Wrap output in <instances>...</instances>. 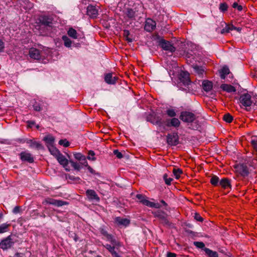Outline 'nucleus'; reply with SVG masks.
I'll return each instance as SVG.
<instances>
[{
	"mask_svg": "<svg viewBox=\"0 0 257 257\" xmlns=\"http://www.w3.org/2000/svg\"><path fill=\"white\" fill-rule=\"evenodd\" d=\"M144 16V8L138 6L135 8L127 9L124 13V18L131 20H139Z\"/></svg>",
	"mask_w": 257,
	"mask_h": 257,
	"instance_id": "obj_1",
	"label": "nucleus"
},
{
	"mask_svg": "<svg viewBox=\"0 0 257 257\" xmlns=\"http://www.w3.org/2000/svg\"><path fill=\"white\" fill-rule=\"evenodd\" d=\"M257 98L255 96H251L249 93H244L239 98L240 103L245 107L250 106L252 103H256Z\"/></svg>",
	"mask_w": 257,
	"mask_h": 257,
	"instance_id": "obj_2",
	"label": "nucleus"
},
{
	"mask_svg": "<svg viewBox=\"0 0 257 257\" xmlns=\"http://www.w3.org/2000/svg\"><path fill=\"white\" fill-rule=\"evenodd\" d=\"M16 241L15 236L9 235L0 242V247L3 250H6L11 248Z\"/></svg>",
	"mask_w": 257,
	"mask_h": 257,
	"instance_id": "obj_3",
	"label": "nucleus"
},
{
	"mask_svg": "<svg viewBox=\"0 0 257 257\" xmlns=\"http://www.w3.org/2000/svg\"><path fill=\"white\" fill-rule=\"evenodd\" d=\"M136 198L139 200V202L143 204L150 207H154L156 208H159L160 207V205L157 203H154L153 202H151L149 200L146 199V197L142 194H138L136 195Z\"/></svg>",
	"mask_w": 257,
	"mask_h": 257,
	"instance_id": "obj_4",
	"label": "nucleus"
},
{
	"mask_svg": "<svg viewBox=\"0 0 257 257\" xmlns=\"http://www.w3.org/2000/svg\"><path fill=\"white\" fill-rule=\"evenodd\" d=\"M180 118L184 122L187 123L193 122L196 119L195 114L187 111H182L180 115Z\"/></svg>",
	"mask_w": 257,
	"mask_h": 257,
	"instance_id": "obj_5",
	"label": "nucleus"
},
{
	"mask_svg": "<svg viewBox=\"0 0 257 257\" xmlns=\"http://www.w3.org/2000/svg\"><path fill=\"white\" fill-rule=\"evenodd\" d=\"M100 231L101 234L103 236V237L105 238L107 241H110L112 244L114 245H119V242L117 241L113 236L107 233L106 228H100Z\"/></svg>",
	"mask_w": 257,
	"mask_h": 257,
	"instance_id": "obj_6",
	"label": "nucleus"
},
{
	"mask_svg": "<svg viewBox=\"0 0 257 257\" xmlns=\"http://www.w3.org/2000/svg\"><path fill=\"white\" fill-rule=\"evenodd\" d=\"M167 142L171 146H176L179 143V137L177 133H171L167 136Z\"/></svg>",
	"mask_w": 257,
	"mask_h": 257,
	"instance_id": "obj_7",
	"label": "nucleus"
},
{
	"mask_svg": "<svg viewBox=\"0 0 257 257\" xmlns=\"http://www.w3.org/2000/svg\"><path fill=\"white\" fill-rule=\"evenodd\" d=\"M23 143H26L29 144V147L32 149H35L36 150H43L44 148L42 145L39 142L34 141L31 139H26L23 141Z\"/></svg>",
	"mask_w": 257,
	"mask_h": 257,
	"instance_id": "obj_8",
	"label": "nucleus"
},
{
	"mask_svg": "<svg viewBox=\"0 0 257 257\" xmlns=\"http://www.w3.org/2000/svg\"><path fill=\"white\" fill-rule=\"evenodd\" d=\"M236 171L242 176H247L249 172L246 165L243 164H238L235 166Z\"/></svg>",
	"mask_w": 257,
	"mask_h": 257,
	"instance_id": "obj_9",
	"label": "nucleus"
},
{
	"mask_svg": "<svg viewBox=\"0 0 257 257\" xmlns=\"http://www.w3.org/2000/svg\"><path fill=\"white\" fill-rule=\"evenodd\" d=\"M20 158L22 161L30 163H33L34 159L32 155L27 151L22 152L20 154Z\"/></svg>",
	"mask_w": 257,
	"mask_h": 257,
	"instance_id": "obj_10",
	"label": "nucleus"
},
{
	"mask_svg": "<svg viewBox=\"0 0 257 257\" xmlns=\"http://www.w3.org/2000/svg\"><path fill=\"white\" fill-rule=\"evenodd\" d=\"M160 44L161 47L165 50L173 52L176 50L175 48L168 41L162 40L160 41Z\"/></svg>",
	"mask_w": 257,
	"mask_h": 257,
	"instance_id": "obj_11",
	"label": "nucleus"
},
{
	"mask_svg": "<svg viewBox=\"0 0 257 257\" xmlns=\"http://www.w3.org/2000/svg\"><path fill=\"white\" fill-rule=\"evenodd\" d=\"M156 23L155 21L151 19H148L146 21L145 25V29L148 32H151L153 31L156 28Z\"/></svg>",
	"mask_w": 257,
	"mask_h": 257,
	"instance_id": "obj_12",
	"label": "nucleus"
},
{
	"mask_svg": "<svg viewBox=\"0 0 257 257\" xmlns=\"http://www.w3.org/2000/svg\"><path fill=\"white\" fill-rule=\"evenodd\" d=\"M189 75V73L185 71H182L180 74V80L185 86H187L190 83Z\"/></svg>",
	"mask_w": 257,
	"mask_h": 257,
	"instance_id": "obj_13",
	"label": "nucleus"
},
{
	"mask_svg": "<svg viewBox=\"0 0 257 257\" xmlns=\"http://www.w3.org/2000/svg\"><path fill=\"white\" fill-rule=\"evenodd\" d=\"M118 78L113 76L111 73H107L104 75V81L109 84H114Z\"/></svg>",
	"mask_w": 257,
	"mask_h": 257,
	"instance_id": "obj_14",
	"label": "nucleus"
},
{
	"mask_svg": "<svg viewBox=\"0 0 257 257\" xmlns=\"http://www.w3.org/2000/svg\"><path fill=\"white\" fill-rule=\"evenodd\" d=\"M29 55L31 58L39 60L41 58V54L39 50L35 48H31L29 51Z\"/></svg>",
	"mask_w": 257,
	"mask_h": 257,
	"instance_id": "obj_15",
	"label": "nucleus"
},
{
	"mask_svg": "<svg viewBox=\"0 0 257 257\" xmlns=\"http://www.w3.org/2000/svg\"><path fill=\"white\" fill-rule=\"evenodd\" d=\"M87 199L90 202L93 203L96 200V194L93 190H87L86 192Z\"/></svg>",
	"mask_w": 257,
	"mask_h": 257,
	"instance_id": "obj_16",
	"label": "nucleus"
},
{
	"mask_svg": "<svg viewBox=\"0 0 257 257\" xmlns=\"http://www.w3.org/2000/svg\"><path fill=\"white\" fill-rule=\"evenodd\" d=\"M87 14L91 19H95L96 18V10L95 7L89 5L87 9Z\"/></svg>",
	"mask_w": 257,
	"mask_h": 257,
	"instance_id": "obj_17",
	"label": "nucleus"
},
{
	"mask_svg": "<svg viewBox=\"0 0 257 257\" xmlns=\"http://www.w3.org/2000/svg\"><path fill=\"white\" fill-rule=\"evenodd\" d=\"M46 202L49 204L54 205L58 207L62 206L67 204L66 202L62 200H55L50 198L46 200Z\"/></svg>",
	"mask_w": 257,
	"mask_h": 257,
	"instance_id": "obj_18",
	"label": "nucleus"
},
{
	"mask_svg": "<svg viewBox=\"0 0 257 257\" xmlns=\"http://www.w3.org/2000/svg\"><path fill=\"white\" fill-rule=\"evenodd\" d=\"M115 222L118 225L126 226L130 223V221L126 218L117 217L115 218Z\"/></svg>",
	"mask_w": 257,
	"mask_h": 257,
	"instance_id": "obj_19",
	"label": "nucleus"
},
{
	"mask_svg": "<svg viewBox=\"0 0 257 257\" xmlns=\"http://www.w3.org/2000/svg\"><path fill=\"white\" fill-rule=\"evenodd\" d=\"M202 86L203 90L208 92L212 89L213 84L211 81L205 80L202 81Z\"/></svg>",
	"mask_w": 257,
	"mask_h": 257,
	"instance_id": "obj_20",
	"label": "nucleus"
},
{
	"mask_svg": "<svg viewBox=\"0 0 257 257\" xmlns=\"http://www.w3.org/2000/svg\"><path fill=\"white\" fill-rule=\"evenodd\" d=\"M224 189H231V184L229 180L224 178L220 180L219 185Z\"/></svg>",
	"mask_w": 257,
	"mask_h": 257,
	"instance_id": "obj_21",
	"label": "nucleus"
},
{
	"mask_svg": "<svg viewBox=\"0 0 257 257\" xmlns=\"http://www.w3.org/2000/svg\"><path fill=\"white\" fill-rule=\"evenodd\" d=\"M40 23L44 26H50L52 24V20L46 16H42L39 18Z\"/></svg>",
	"mask_w": 257,
	"mask_h": 257,
	"instance_id": "obj_22",
	"label": "nucleus"
},
{
	"mask_svg": "<svg viewBox=\"0 0 257 257\" xmlns=\"http://www.w3.org/2000/svg\"><path fill=\"white\" fill-rule=\"evenodd\" d=\"M56 158L58 162L63 165L64 167L65 168L68 165L69 162L68 160L61 153L58 155Z\"/></svg>",
	"mask_w": 257,
	"mask_h": 257,
	"instance_id": "obj_23",
	"label": "nucleus"
},
{
	"mask_svg": "<svg viewBox=\"0 0 257 257\" xmlns=\"http://www.w3.org/2000/svg\"><path fill=\"white\" fill-rule=\"evenodd\" d=\"M220 88L225 91L229 93L234 92L236 91V89L234 86L227 84H223L220 86Z\"/></svg>",
	"mask_w": 257,
	"mask_h": 257,
	"instance_id": "obj_24",
	"label": "nucleus"
},
{
	"mask_svg": "<svg viewBox=\"0 0 257 257\" xmlns=\"http://www.w3.org/2000/svg\"><path fill=\"white\" fill-rule=\"evenodd\" d=\"M156 216L161 220L163 223L167 224L169 221L167 219V215L163 212L158 211L156 213Z\"/></svg>",
	"mask_w": 257,
	"mask_h": 257,
	"instance_id": "obj_25",
	"label": "nucleus"
},
{
	"mask_svg": "<svg viewBox=\"0 0 257 257\" xmlns=\"http://www.w3.org/2000/svg\"><path fill=\"white\" fill-rule=\"evenodd\" d=\"M43 140L47 144V147L53 146L55 138L52 135H49L44 138Z\"/></svg>",
	"mask_w": 257,
	"mask_h": 257,
	"instance_id": "obj_26",
	"label": "nucleus"
},
{
	"mask_svg": "<svg viewBox=\"0 0 257 257\" xmlns=\"http://www.w3.org/2000/svg\"><path fill=\"white\" fill-rule=\"evenodd\" d=\"M168 121H170V122L167 124L168 126H173L174 127H178L180 124L179 120L175 117H174Z\"/></svg>",
	"mask_w": 257,
	"mask_h": 257,
	"instance_id": "obj_27",
	"label": "nucleus"
},
{
	"mask_svg": "<svg viewBox=\"0 0 257 257\" xmlns=\"http://www.w3.org/2000/svg\"><path fill=\"white\" fill-rule=\"evenodd\" d=\"M194 71L195 73L198 74L200 77H202V75L204 72V69L202 67H199L195 65L193 66Z\"/></svg>",
	"mask_w": 257,
	"mask_h": 257,
	"instance_id": "obj_28",
	"label": "nucleus"
},
{
	"mask_svg": "<svg viewBox=\"0 0 257 257\" xmlns=\"http://www.w3.org/2000/svg\"><path fill=\"white\" fill-rule=\"evenodd\" d=\"M204 250L209 257H218V253L216 251H213L208 248H204Z\"/></svg>",
	"mask_w": 257,
	"mask_h": 257,
	"instance_id": "obj_29",
	"label": "nucleus"
},
{
	"mask_svg": "<svg viewBox=\"0 0 257 257\" xmlns=\"http://www.w3.org/2000/svg\"><path fill=\"white\" fill-rule=\"evenodd\" d=\"M229 72V69L227 67H223L220 72L221 78L224 79L225 78L226 75L228 74Z\"/></svg>",
	"mask_w": 257,
	"mask_h": 257,
	"instance_id": "obj_30",
	"label": "nucleus"
},
{
	"mask_svg": "<svg viewBox=\"0 0 257 257\" xmlns=\"http://www.w3.org/2000/svg\"><path fill=\"white\" fill-rule=\"evenodd\" d=\"M49 149V150L50 152V153L54 156L55 157V158L59 155L61 153L60 151L55 147H54L53 146H49L48 147Z\"/></svg>",
	"mask_w": 257,
	"mask_h": 257,
	"instance_id": "obj_31",
	"label": "nucleus"
},
{
	"mask_svg": "<svg viewBox=\"0 0 257 257\" xmlns=\"http://www.w3.org/2000/svg\"><path fill=\"white\" fill-rule=\"evenodd\" d=\"M63 41H64V45L65 47L67 48H70L72 45L71 40L66 36H63L62 38Z\"/></svg>",
	"mask_w": 257,
	"mask_h": 257,
	"instance_id": "obj_32",
	"label": "nucleus"
},
{
	"mask_svg": "<svg viewBox=\"0 0 257 257\" xmlns=\"http://www.w3.org/2000/svg\"><path fill=\"white\" fill-rule=\"evenodd\" d=\"M220 180L217 176H213L210 179V183L212 185L217 186L219 185Z\"/></svg>",
	"mask_w": 257,
	"mask_h": 257,
	"instance_id": "obj_33",
	"label": "nucleus"
},
{
	"mask_svg": "<svg viewBox=\"0 0 257 257\" xmlns=\"http://www.w3.org/2000/svg\"><path fill=\"white\" fill-rule=\"evenodd\" d=\"M67 34L69 36L73 39H76L77 38V33L76 31L72 28H71L68 30Z\"/></svg>",
	"mask_w": 257,
	"mask_h": 257,
	"instance_id": "obj_34",
	"label": "nucleus"
},
{
	"mask_svg": "<svg viewBox=\"0 0 257 257\" xmlns=\"http://www.w3.org/2000/svg\"><path fill=\"white\" fill-rule=\"evenodd\" d=\"M250 142L253 149L257 152V136H252Z\"/></svg>",
	"mask_w": 257,
	"mask_h": 257,
	"instance_id": "obj_35",
	"label": "nucleus"
},
{
	"mask_svg": "<svg viewBox=\"0 0 257 257\" xmlns=\"http://www.w3.org/2000/svg\"><path fill=\"white\" fill-rule=\"evenodd\" d=\"M183 173L182 170L179 168H174L173 173L176 179H179L180 175Z\"/></svg>",
	"mask_w": 257,
	"mask_h": 257,
	"instance_id": "obj_36",
	"label": "nucleus"
},
{
	"mask_svg": "<svg viewBox=\"0 0 257 257\" xmlns=\"http://www.w3.org/2000/svg\"><path fill=\"white\" fill-rule=\"evenodd\" d=\"M233 29H234V26L231 25H226L224 28H223L221 31V34H224L226 33H229L230 31H232Z\"/></svg>",
	"mask_w": 257,
	"mask_h": 257,
	"instance_id": "obj_37",
	"label": "nucleus"
},
{
	"mask_svg": "<svg viewBox=\"0 0 257 257\" xmlns=\"http://www.w3.org/2000/svg\"><path fill=\"white\" fill-rule=\"evenodd\" d=\"M10 226L9 224L3 223L0 225V233H5L8 231V228Z\"/></svg>",
	"mask_w": 257,
	"mask_h": 257,
	"instance_id": "obj_38",
	"label": "nucleus"
},
{
	"mask_svg": "<svg viewBox=\"0 0 257 257\" xmlns=\"http://www.w3.org/2000/svg\"><path fill=\"white\" fill-rule=\"evenodd\" d=\"M74 157L75 159L79 161H81V160H84L86 159L85 156L83 155L82 154L79 153H76L74 154Z\"/></svg>",
	"mask_w": 257,
	"mask_h": 257,
	"instance_id": "obj_39",
	"label": "nucleus"
},
{
	"mask_svg": "<svg viewBox=\"0 0 257 257\" xmlns=\"http://www.w3.org/2000/svg\"><path fill=\"white\" fill-rule=\"evenodd\" d=\"M69 163L75 170H79L81 168V165L79 163L75 162L73 161H70Z\"/></svg>",
	"mask_w": 257,
	"mask_h": 257,
	"instance_id": "obj_40",
	"label": "nucleus"
},
{
	"mask_svg": "<svg viewBox=\"0 0 257 257\" xmlns=\"http://www.w3.org/2000/svg\"><path fill=\"white\" fill-rule=\"evenodd\" d=\"M166 113L169 117H175L176 115L175 110L172 108H169L166 110Z\"/></svg>",
	"mask_w": 257,
	"mask_h": 257,
	"instance_id": "obj_41",
	"label": "nucleus"
},
{
	"mask_svg": "<svg viewBox=\"0 0 257 257\" xmlns=\"http://www.w3.org/2000/svg\"><path fill=\"white\" fill-rule=\"evenodd\" d=\"M232 119L233 117L229 113H226L223 116V120L226 122H231Z\"/></svg>",
	"mask_w": 257,
	"mask_h": 257,
	"instance_id": "obj_42",
	"label": "nucleus"
},
{
	"mask_svg": "<svg viewBox=\"0 0 257 257\" xmlns=\"http://www.w3.org/2000/svg\"><path fill=\"white\" fill-rule=\"evenodd\" d=\"M130 32L127 30H124L123 32V36L128 42H132L133 39L130 37Z\"/></svg>",
	"mask_w": 257,
	"mask_h": 257,
	"instance_id": "obj_43",
	"label": "nucleus"
},
{
	"mask_svg": "<svg viewBox=\"0 0 257 257\" xmlns=\"http://www.w3.org/2000/svg\"><path fill=\"white\" fill-rule=\"evenodd\" d=\"M59 144L60 145L63 146L65 147H67L69 146L70 143L68 141H67L66 139H63V140H60L59 141Z\"/></svg>",
	"mask_w": 257,
	"mask_h": 257,
	"instance_id": "obj_44",
	"label": "nucleus"
},
{
	"mask_svg": "<svg viewBox=\"0 0 257 257\" xmlns=\"http://www.w3.org/2000/svg\"><path fill=\"white\" fill-rule=\"evenodd\" d=\"M194 245L199 248H203L204 249L205 247V244L203 242L200 241H194L193 243Z\"/></svg>",
	"mask_w": 257,
	"mask_h": 257,
	"instance_id": "obj_45",
	"label": "nucleus"
},
{
	"mask_svg": "<svg viewBox=\"0 0 257 257\" xmlns=\"http://www.w3.org/2000/svg\"><path fill=\"white\" fill-rule=\"evenodd\" d=\"M112 246H111L110 245L106 244L105 246V247L109 250V251L111 253V254L113 253V252H115L114 248L115 246H120V244L119 245H114L112 244Z\"/></svg>",
	"mask_w": 257,
	"mask_h": 257,
	"instance_id": "obj_46",
	"label": "nucleus"
},
{
	"mask_svg": "<svg viewBox=\"0 0 257 257\" xmlns=\"http://www.w3.org/2000/svg\"><path fill=\"white\" fill-rule=\"evenodd\" d=\"M247 163L250 166H251L253 167H255L257 166V159H253L251 160V161H247Z\"/></svg>",
	"mask_w": 257,
	"mask_h": 257,
	"instance_id": "obj_47",
	"label": "nucleus"
},
{
	"mask_svg": "<svg viewBox=\"0 0 257 257\" xmlns=\"http://www.w3.org/2000/svg\"><path fill=\"white\" fill-rule=\"evenodd\" d=\"M95 153L93 151H89L87 157V159L94 160L95 158Z\"/></svg>",
	"mask_w": 257,
	"mask_h": 257,
	"instance_id": "obj_48",
	"label": "nucleus"
},
{
	"mask_svg": "<svg viewBox=\"0 0 257 257\" xmlns=\"http://www.w3.org/2000/svg\"><path fill=\"white\" fill-rule=\"evenodd\" d=\"M228 9V6L226 3H221L220 5L219 9L222 12L227 11Z\"/></svg>",
	"mask_w": 257,
	"mask_h": 257,
	"instance_id": "obj_49",
	"label": "nucleus"
},
{
	"mask_svg": "<svg viewBox=\"0 0 257 257\" xmlns=\"http://www.w3.org/2000/svg\"><path fill=\"white\" fill-rule=\"evenodd\" d=\"M113 154L116 156L118 159H121L123 157L122 153L119 152L117 150L113 151Z\"/></svg>",
	"mask_w": 257,
	"mask_h": 257,
	"instance_id": "obj_50",
	"label": "nucleus"
},
{
	"mask_svg": "<svg viewBox=\"0 0 257 257\" xmlns=\"http://www.w3.org/2000/svg\"><path fill=\"white\" fill-rule=\"evenodd\" d=\"M194 218L198 221L202 222L203 221V218L199 214L195 213L194 215Z\"/></svg>",
	"mask_w": 257,
	"mask_h": 257,
	"instance_id": "obj_51",
	"label": "nucleus"
},
{
	"mask_svg": "<svg viewBox=\"0 0 257 257\" xmlns=\"http://www.w3.org/2000/svg\"><path fill=\"white\" fill-rule=\"evenodd\" d=\"M233 8H236L239 11H241L242 10V7L240 5H238L237 3H234L232 5Z\"/></svg>",
	"mask_w": 257,
	"mask_h": 257,
	"instance_id": "obj_52",
	"label": "nucleus"
},
{
	"mask_svg": "<svg viewBox=\"0 0 257 257\" xmlns=\"http://www.w3.org/2000/svg\"><path fill=\"white\" fill-rule=\"evenodd\" d=\"M33 107H34V110L36 111H39L41 110V107L40 105L38 103L35 104L33 105Z\"/></svg>",
	"mask_w": 257,
	"mask_h": 257,
	"instance_id": "obj_53",
	"label": "nucleus"
},
{
	"mask_svg": "<svg viewBox=\"0 0 257 257\" xmlns=\"http://www.w3.org/2000/svg\"><path fill=\"white\" fill-rule=\"evenodd\" d=\"M20 211V207L19 206H16L13 210V212L15 214L19 213Z\"/></svg>",
	"mask_w": 257,
	"mask_h": 257,
	"instance_id": "obj_54",
	"label": "nucleus"
},
{
	"mask_svg": "<svg viewBox=\"0 0 257 257\" xmlns=\"http://www.w3.org/2000/svg\"><path fill=\"white\" fill-rule=\"evenodd\" d=\"M79 163L81 165V166L82 165L84 166H87V162L86 161V159L84 160H81V161H80Z\"/></svg>",
	"mask_w": 257,
	"mask_h": 257,
	"instance_id": "obj_55",
	"label": "nucleus"
},
{
	"mask_svg": "<svg viewBox=\"0 0 257 257\" xmlns=\"http://www.w3.org/2000/svg\"><path fill=\"white\" fill-rule=\"evenodd\" d=\"M167 257H176V254L173 252H168Z\"/></svg>",
	"mask_w": 257,
	"mask_h": 257,
	"instance_id": "obj_56",
	"label": "nucleus"
},
{
	"mask_svg": "<svg viewBox=\"0 0 257 257\" xmlns=\"http://www.w3.org/2000/svg\"><path fill=\"white\" fill-rule=\"evenodd\" d=\"M173 180V179L171 178H168L165 181V183L167 185H170Z\"/></svg>",
	"mask_w": 257,
	"mask_h": 257,
	"instance_id": "obj_57",
	"label": "nucleus"
},
{
	"mask_svg": "<svg viewBox=\"0 0 257 257\" xmlns=\"http://www.w3.org/2000/svg\"><path fill=\"white\" fill-rule=\"evenodd\" d=\"M4 48V43L0 40V51H2Z\"/></svg>",
	"mask_w": 257,
	"mask_h": 257,
	"instance_id": "obj_58",
	"label": "nucleus"
},
{
	"mask_svg": "<svg viewBox=\"0 0 257 257\" xmlns=\"http://www.w3.org/2000/svg\"><path fill=\"white\" fill-rule=\"evenodd\" d=\"M233 30H236L238 32L240 33L241 32V28H240V27H235L234 26V29H233Z\"/></svg>",
	"mask_w": 257,
	"mask_h": 257,
	"instance_id": "obj_59",
	"label": "nucleus"
},
{
	"mask_svg": "<svg viewBox=\"0 0 257 257\" xmlns=\"http://www.w3.org/2000/svg\"><path fill=\"white\" fill-rule=\"evenodd\" d=\"M112 255L113 257H121L120 255H118V254L116 251L113 252Z\"/></svg>",
	"mask_w": 257,
	"mask_h": 257,
	"instance_id": "obj_60",
	"label": "nucleus"
},
{
	"mask_svg": "<svg viewBox=\"0 0 257 257\" xmlns=\"http://www.w3.org/2000/svg\"><path fill=\"white\" fill-rule=\"evenodd\" d=\"M163 178L165 180V182L166 181V180L168 178V175L167 174H165L163 176Z\"/></svg>",
	"mask_w": 257,
	"mask_h": 257,
	"instance_id": "obj_61",
	"label": "nucleus"
},
{
	"mask_svg": "<svg viewBox=\"0 0 257 257\" xmlns=\"http://www.w3.org/2000/svg\"><path fill=\"white\" fill-rule=\"evenodd\" d=\"M161 202L162 204H163V205H167L166 203V202H165L163 200H162L161 201Z\"/></svg>",
	"mask_w": 257,
	"mask_h": 257,
	"instance_id": "obj_62",
	"label": "nucleus"
},
{
	"mask_svg": "<svg viewBox=\"0 0 257 257\" xmlns=\"http://www.w3.org/2000/svg\"><path fill=\"white\" fill-rule=\"evenodd\" d=\"M88 169L89 171L90 172H91V173H92V172H93V170H92V169L91 168H90V167H88Z\"/></svg>",
	"mask_w": 257,
	"mask_h": 257,
	"instance_id": "obj_63",
	"label": "nucleus"
},
{
	"mask_svg": "<svg viewBox=\"0 0 257 257\" xmlns=\"http://www.w3.org/2000/svg\"><path fill=\"white\" fill-rule=\"evenodd\" d=\"M102 185H103L105 187H106L107 188L108 187L107 184H102Z\"/></svg>",
	"mask_w": 257,
	"mask_h": 257,
	"instance_id": "obj_64",
	"label": "nucleus"
}]
</instances>
